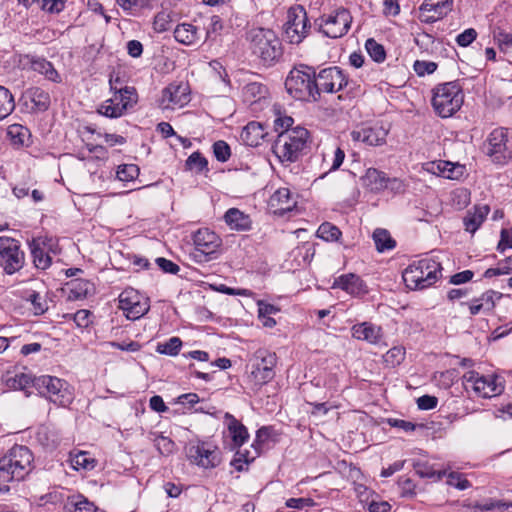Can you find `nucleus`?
Here are the masks:
<instances>
[{
  "mask_svg": "<svg viewBox=\"0 0 512 512\" xmlns=\"http://www.w3.org/2000/svg\"><path fill=\"white\" fill-rule=\"evenodd\" d=\"M95 466V460L91 459L87 452H79L73 459V467L78 470L80 468L89 470Z\"/></svg>",
  "mask_w": 512,
  "mask_h": 512,
  "instance_id": "nucleus-56",
  "label": "nucleus"
},
{
  "mask_svg": "<svg viewBox=\"0 0 512 512\" xmlns=\"http://www.w3.org/2000/svg\"><path fill=\"white\" fill-rule=\"evenodd\" d=\"M30 64L32 70L39 72L46 76L51 81H57L59 77L58 72L53 67L52 63L44 58L34 57L30 58Z\"/></svg>",
  "mask_w": 512,
  "mask_h": 512,
  "instance_id": "nucleus-37",
  "label": "nucleus"
},
{
  "mask_svg": "<svg viewBox=\"0 0 512 512\" xmlns=\"http://www.w3.org/2000/svg\"><path fill=\"white\" fill-rule=\"evenodd\" d=\"M310 28L307 12L302 5H295L288 9L284 34L289 43L300 44L308 36Z\"/></svg>",
  "mask_w": 512,
  "mask_h": 512,
  "instance_id": "nucleus-13",
  "label": "nucleus"
},
{
  "mask_svg": "<svg viewBox=\"0 0 512 512\" xmlns=\"http://www.w3.org/2000/svg\"><path fill=\"white\" fill-rule=\"evenodd\" d=\"M285 505L288 508L302 510L304 508H309L315 506V502L312 498L309 497H301V498H289Z\"/></svg>",
  "mask_w": 512,
  "mask_h": 512,
  "instance_id": "nucleus-58",
  "label": "nucleus"
},
{
  "mask_svg": "<svg viewBox=\"0 0 512 512\" xmlns=\"http://www.w3.org/2000/svg\"><path fill=\"white\" fill-rule=\"evenodd\" d=\"M477 37V31L474 28H468L457 35L456 43L461 47L469 46Z\"/></svg>",
  "mask_w": 512,
  "mask_h": 512,
  "instance_id": "nucleus-61",
  "label": "nucleus"
},
{
  "mask_svg": "<svg viewBox=\"0 0 512 512\" xmlns=\"http://www.w3.org/2000/svg\"><path fill=\"white\" fill-rule=\"evenodd\" d=\"M185 165L189 170L202 172L203 170L207 169L208 161L200 152L196 151L187 158Z\"/></svg>",
  "mask_w": 512,
  "mask_h": 512,
  "instance_id": "nucleus-48",
  "label": "nucleus"
},
{
  "mask_svg": "<svg viewBox=\"0 0 512 512\" xmlns=\"http://www.w3.org/2000/svg\"><path fill=\"white\" fill-rule=\"evenodd\" d=\"M15 109V101L12 93L6 87L0 85V121L8 117Z\"/></svg>",
  "mask_w": 512,
  "mask_h": 512,
  "instance_id": "nucleus-40",
  "label": "nucleus"
},
{
  "mask_svg": "<svg viewBox=\"0 0 512 512\" xmlns=\"http://www.w3.org/2000/svg\"><path fill=\"white\" fill-rule=\"evenodd\" d=\"M29 300L32 304L35 315H42L48 310L47 301L43 299L38 292L33 291L29 295Z\"/></svg>",
  "mask_w": 512,
  "mask_h": 512,
  "instance_id": "nucleus-54",
  "label": "nucleus"
},
{
  "mask_svg": "<svg viewBox=\"0 0 512 512\" xmlns=\"http://www.w3.org/2000/svg\"><path fill=\"white\" fill-rule=\"evenodd\" d=\"M137 102V92L134 87L121 92H114L113 96L106 100L98 109V113L109 118L121 117L129 108Z\"/></svg>",
  "mask_w": 512,
  "mask_h": 512,
  "instance_id": "nucleus-16",
  "label": "nucleus"
},
{
  "mask_svg": "<svg viewBox=\"0 0 512 512\" xmlns=\"http://www.w3.org/2000/svg\"><path fill=\"white\" fill-rule=\"evenodd\" d=\"M154 444L158 452L163 456L172 454L176 446L172 439L163 435H158L154 439Z\"/></svg>",
  "mask_w": 512,
  "mask_h": 512,
  "instance_id": "nucleus-50",
  "label": "nucleus"
},
{
  "mask_svg": "<svg viewBox=\"0 0 512 512\" xmlns=\"http://www.w3.org/2000/svg\"><path fill=\"white\" fill-rule=\"evenodd\" d=\"M352 337L357 340L367 341L371 344L378 343L382 338V329L370 322L355 324L351 328Z\"/></svg>",
  "mask_w": 512,
  "mask_h": 512,
  "instance_id": "nucleus-22",
  "label": "nucleus"
},
{
  "mask_svg": "<svg viewBox=\"0 0 512 512\" xmlns=\"http://www.w3.org/2000/svg\"><path fill=\"white\" fill-rule=\"evenodd\" d=\"M187 457L193 464L204 469L215 468L221 462L218 448L204 441L191 445L187 450Z\"/></svg>",
  "mask_w": 512,
  "mask_h": 512,
  "instance_id": "nucleus-17",
  "label": "nucleus"
},
{
  "mask_svg": "<svg viewBox=\"0 0 512 512\" xmlns=\"http://www.w3.org/2000/svg\"><path fill=\"white\" fill-rule=\"evenodd\" d=\"M140 169L135 164H123L118 167L117 177L121 181H132L138 177Z\"/></svg>",
  "mask_w": 512,
  "mask_h": 512,
  "instance_id": "nucleus-51",
  "label": "nucleus"
},
{
  "mask_svg": "<svg viewBox=\"0 0 512 512\" xmlns=\"http://www.w3.org/2000/svg\"><path fill=\"white\" fill-rule=\"evenodd\" d=\"M67 0H40L41 9L50 14H58L65 8Z\"/></svg>",
  "mask_w": 512,
  "mask_h": 512,
  "instance_id": "nucleus-57",
  "label": "nucleus"
},
{
  "mask_svg": "<svg viewBox=\"0 0 512 512\" xmlns=\"http://www.w3.org/2000/svg\"><path fill=\"white\" fill-rule=\"evenodd\" d=\"M483 146L485 154L495 164L504 165L512 160V140L509 137L508 128L493 129Z\"/></svg>",
  "mask_w": 512,
  "mask_h": 512,
  "instance_id": "nucleus-8",
  "label": "nucleus"
},
{
  "mask_svg": "<svg viewBox=\"0 0 512 512\" xmlns=\"http://www.w3.org/2000/svg\"><path fill=\"white\" fill-rule=\"evenodd\" d=\"M174 38L183 45H193L199 39L198 28L189 23L178 24L174 29Z\"/></svg>",
  "mask_w": 512,
  "mask_h": 512,
  "instance_id": "nucleus-31",
  "label": "nucleus"
},
{
  "mask_svg": "<svg viewBox=\"0 0 512 512\" xmlns=\"http://www.w3.org/2000/svg\"><path fill=\"white\" fill-rule=\"evenodd\" d=\"M66 512H96V506L83 495L69 497L64 505Z\"/></svg>",
  "mask_w": 512,
  "mask_h": 512,
  "instance_id": "nucleus-34",
  "label": "nucleus"
},
{
  "mask_svg": "<svg viewBox=\"0 0 512 512\" xmlns=\"http://www.w3.org/2000/svg\"><path fill=\"white\" fill-rule=\"evenodd\" d=\"M34 388L57 406L67 407L73 401V394L67 381L51 375L35 378Z\"/></svg>",
  "mask_w": 512,
  "mask_h": 512,
  "instance_id": "nucleus-7",
  "label": "nucleus"
},
{
  "mask_svg": "<svg viewBox=\"0 0 512 512\" xmlns=\"http://www.w3.org/2000/svg\"><path fill=\"white\" fill-rule=\"evenodd\" d=\"M28 246L33 258V264L37 269L45 270L52 264L50 253L41 247L44 244H39V241H28Z\"/></svg>",
  "mask_w": 512,
  "mask_h": 512,
  "instance_id": "nucleus-30",
  "label": "nucleus"
},
{
  "mask_svg": "<svg viewBox=\"0 0 512 512\" xmlns=\"http://www.w3.org/2000/svg\"><path fill=\"white\" fill-rule=\"evenodd\" d=\"M453 9V0H424L419 7L420 12H433L437 18H444Z\"/></svg>",
  "mask_w": 512,
  "mask_h": 512,
  "instance_id": "nucleus-32",
  "label": "nucleus"
},
{
  "mask_svg": "<svg viewBox=\"0 0 512 512\" xmlns=\"http://www.w3.org/2000/svg\"><path fill=\"white\" fill-rule=\"evenodd\" d=\"M385 182V190L387 189L394 194H401L404 193L406 190V184L404 183L403 180L399 178H390L387 176Z\"/></svg>",
  "mask_w": 512,
  "mask_h": 512,
  "instance_id": "nucleus-62",
  "label": "nucleus"
},
{
  "mask_svg": "<svg viewBox=\"0 0 512 512\" xmlns=\"http://www.w3.org/2000/svg\"><path fill=\"white\" fill-rule=\"evenodd\" d=\"M317 77V89L319 98L321 93H336L343 89H348L349 93H352L356 87V84L349 80L348 75L345 71L338 66H329L321 69Z\"/></svg>",
  "mask_w": 512,
  "mask_h": 512,
  "instance_id": "nucleus-11",
  "label": "nucleus"
},
{
  "mask_svg": "<svg viewBox=\"0 0 512 512\" xmlns=\"http://www.w3.org/2000/svg\"><path fill=\"white\" fill-rule=\"evenodd\" d=\"M365 48L370 57L377 63H381L386 58V52L383 45L379 44L375 39L369 38L365 43Z\"/></svg>",
  "mask_w": 512,
  "mask_h": 512,
  "instance_id": "nucleus-45",
  "label": "nucleus"
},
{
  "mask_svg": "<svg viewBox=\"0 0 512 512\" xmlns=\"http://www.w3.org/2000/svg\"><path fill=\"white\" fill-rule=\"evenodd\" d=\"M446 475L447 484L459 490H465L471 486L470 482L464 477L462 473L452 471L448 474L446 473Z\"/></svg>",
  "mask_w": 512,
  "mask_h": 512,
  "instance_id": "nucleus-53",
  "label": "nucleus"
},
{
  "mask_svg": "<svg viewBox=\"0 0 512 512\" xmlns=\"http://www.w3.org/2000/svg\"><path fill=\"white\" fill-rule=\"evenodd\" d=\"M277 363L275 353L267 349H258L250 359L249 380L256 388L269 383L275 376L274 368Z\"/></svg>",
  "mask_w": 512,
  "mask_h": 512,
  "instance_id": "nucleus-9",
  "label": "nucleus"
},
{
  "mask_svg": "<svg viewBox=\"0 0 512 512\" xmlns=\"http://www.w3.org/2000/svg\"><path fill=\"white\" fill-rule=\"evenodd\" d=\"M296 200L286 187L276 190L269 198L268 206L275 215L283 216L296 207Z\"/></svg>",
  "mask_w": 512,
  "mask_h": 512,
  "instance_id": "nucleus-18",
  "label": "nucleus"
},
{
  "mask_svg": "<svg viewBox=\"0 0 512 512\" xmlns=\"http://www.w3.org/2000/svg\"><path fill=\"white\" fill-rule=\"evenodd\" d=\"M497 380V376H482L480 382H477L475 393L483 398H490L501 394L503 386Z\"/></svg>",
  "mask_w": 512,
  "mask_h": 512,
  "instance_id": "nucleus-28",
  "label": "nucleus"
},
{
  "mask_svg": "<svg viewBox=\"0 0 512 512\" xmlns=\"http://www.w3.org/2000/svg\"><path fill=\"white\" fill-rule=\"evenodd\" d=\"M512 507V503H506L500 500H489L484 504H476V512H506Z\"/></svg>",
  "mask_w": 512,
  "mask_h": 512,
  "instance_id": "nucleus-46",
  "label": "nucleus"
},
{
  "mask_svg": "<svg viewBox=\"0 0 512 512\" xmlns=\"http://www.w3.org/2000/svg\"><path fill=\"white\" fill-rule=\"evenodd\" d=\"M7 135L10 137V140L14 146L23 147L28 146V141L30 137V132L28 128L14 124L8 127Z\"/></svg>",
  "mask_w": 512,
  "mask_h": 512,
  "instance_id": "nucleus-38",
  "label": "nucleus"
},
{
  "mask_svg": "<svg viewBox=\"0 0 512 512\" xmlns=\"http://www.w3.org/2000/svg\"><path fill=\"white\" fill-rule=\"evenodd\" d=\"M441 263L433 258L414 261L403 271L402 278L411 290H422L432 286L441 277Z\"/></svg>",
  "mask_w": 512,
  "mask_h": 512,
  "instance_id": "nucleus-5",
  "label": "nucleus"
},
{
  "mask_svg": "<svg viewBox=\"0 0 512 512\" xmlns=\"http://www.w3.org/2000/svg\"><path fill=\"white\" fill-rule=\"evenodd\" d=\"M247 40L252 55L257 57L263 66L272 67L282 59V42L272 29L252 28L247 32Z\"/></svg>",
  "mask_w": 512,
  "mask_h": 512,
  "instance_id": "nucleus-1",
  "label": "nucleus"
},
{
  "mask_svg": "<svg viewBox=\"0 0 512 512\" xmlns=\"http://www.w3.org/2000/svg\"><path fill=\"white\" fill-rule=\"evenodd\" d=\"M224 419L232 440V447L240 448L249 438L247 428L230 413H226Z\"/></svg>",
  "mask_w": 512,
  "mask_h": 512,
  "instance_id": "nucleus-21",
  "label": "nucleus"
},
{
  "mask_svg": "<svg viewBox=\"0 0 512 512\" xmlns=\"http://www.w3.org/2000/svg\"><path fill=\"white\" fill-rule=\"evenodd\" d=\"M224 221L231 230L249 231L252 228L250 216L238 208H230L224 214Z\"/></svg>",
  "mask_w": 512,
  "mask_h": 512,
  "instance_id": "nucleus-23",
  "label": "nucleus"
},
{
  "mask_svg": "<svg viewBox=\"0 0 512 512\" xmlns=\"http://www.w3.org/2000/svg\"><path fill=\"white\" fill-rule=\"evenodd\" d=\"M170 26H171V21L169 20L168 14H166L164 12H160L155 16L154 22H153V28L156 32H158V33L165 32L170 29Z\"/></svg>",
  "mask_w": 512,
  "mask_h": 512,
  "instance_id": "nucleus-59",
  "label": "nucleus"
},
{
  "mask_svg": "<svg viewBox=\"0 0 512 512\" xmlns=\"http://www.w3.org/2000/svg\"><path fill=\"white\" fill-rule=\"evenodd\" d=\"M182 347V340L179 337H171L163 343H158L156 351L160 354L176 356Z\"/></svg>",
  "mask_w": 512,
  "mask_h": 512,
  "instance_id": "nucleus-42",
  "label": "nucleus"
},
{
  "mask_svg": "<svg viewBox=\"0 0 512 512\" xmlns=\"http://www.w3.org/2000/svg\"><path fill=\"white\" fill-rule=\"evenodd\" d=\"M405 358V349L402 346L392 347L383 356L384 362L392 367H396L402 363Z\"/></svg>",
  "mask_w": 512,
  "mask_h": 512,
  "instance_id": "nucleus-47",
  "label": "nucleus"
},
{
  "mask_svg": "<svg viewBox=\"0 0 512 512\" xmlns=\"http://www.w3.org/2000/svg\"><path fill=\"white\" fill-rule=\"evenodd\" d=\"M67 285L70 287L68 298L72 300L84 299L94 291V284L82 278L73 279Z\"/></svg>",
  "mask_w": 512,
  "mask_h": 512,
  "instance_id": "nucleus-33",
  "label": "nucleus"
},
{
  "mask_svg": "<svg viewBox=\"0 0 512 512\" xmlns=\"http://www.w3.org/2000/svg\"><path fill=\"white\" fill-rule=\"evenodd\" d=\"M63 318L73 320L79 328H87L92 323V313L87 309H80L75 313H66Z\"/></svg>",
  "mask_w": 512,
  "mask_h": 512,
  "instance_id": "nucleus-43",
  "label": "nucleus"
},
{
  "mask_svg": "<svg viewBox=\"0 0 512 512\" xmlns=\"http://www.w3.org/2000/svg\"><path fill=\"white\" fill-rule=\"evenodd\" d=\"M213 154L219 162H227L231 156L230 146L223 140H218L213 144Z\"/></svg>",
  "mask_w": 512,
  "mask_h": 512,
  "instance_id": "nucleus-52",
  "label": "nucleus"
},
{
  "mask_svg": "<svg viewBox=\"0 0 512 512\" xmlns=\"http://www.w3.org/2000/svg\"><path fill=\"white\" fill-rule=\"evenodd\" d=\"M489 212V205H475L473 211L469 210L463 219L465 230L474 234L485 221Z\"/></svg>",
  "mask_w": 512,
  "mask_h": 512,
  "instance_id": "nucleus-25",
  "label": "nucleus"
},
{
  "mask_svg": "<svg viewBox=\"0 0 512 512\" xmlns=\"http://www.w3.org/2000/svg\"><path fill=\"white\" fill-rule=\"evenodd\" d=\"M388 132L382 127H362L351 132L354 141L368 146H380L386 142Z\"/></svg>",
  "mask_w": 512,
  "mask_h": 512,
  "instance_id": "nucleus-20",
  "label": "nucleus"
},
{
  "mask_svg": "<svg viewBox=\"0 0 512 512\" xmlns=\"http://www.w3.org/2000/svg\"><path fill=\"white\" fill-rule=\"evenodd\" d=\"M192 238L195 247L190 256L195 262L204 263L218 258L222 240L215 232L208 228L199 229Z\"/></svg>",
  "mask_w": 512,
  "mask_h": 512,
  "instance_id": "nucleus-10",
  "label": "nucleus"
},
{
  "mask_svg": "<svg viewBox=\"0 0 512 512\" xmlns=\"http://www.w3.org/2000/svg\"><path fill=\"white\" fill-rule=\"evenodd\" d=\"M186 89L185 86L171 84L163 90V98L175 105H182L189 100L185 94Z\"/></svg>",
  "mask_w": 512,
  "mask_h": 512,
  "instance_id": "nucleus-39",
  "label": "nucleus"
},
{
  "mask_svg": "<svg viewBox=\"0 0 512 512\" xmlns=\"http://www.w3.org/2000/svg\"><path fill=\"white\" fill-rule=\"evenodd\" d=\"M34 460L31 450L24 445H14L0 458V474L7 481H20L29 474Z\"/></svg>",
  "mask_w": 512,
  "mask_h": 512,
  "instance_id": "nucleus-6",
  "label": "nucleus"
},
{
  "mask_svg": "<svg viewBox=\"0 0 512 512\" xmlns=\"http://www.w3.org/2000/svg\"><path fill=\"white\" fill-rule=\"evenodd\" d=\"M309 131L296 127L291 131H280L272 149L281 162H296L308 148Z\"/></svg>",
  "mask_w": 512,
  "mask_h": 512,
  "instance_id": "nucleus-4",
  "label": "nucleus"
},
{
  "mask_svg": "<svg viewBox=\"0 0 512 512\" xmlns=\"http://www.w3.org/2000/svg\"><path fill=\"white\" fill-rule=\"evenodd\" d=\"M352 23V16L348 9L338 8L328 16L315 20V26L325 37L336 39L346 35Z\"/></svg>",
  "mask_w": 512,
  "mask_h": 512,
  "instance_id": "nucleus-12",
  "label": "nucleus"
},
{
  "mask_svg": "<svg viewBox=\"0 0 512 512\" xmlns=\"http://www.w3.org/2000/svg\"><path fill=\"white\" fill-rule=\"evenodd\" d=\"M25 263V254L20 242L12 237H0V265L5 273L12 275L19 271Z\"/></svg>",
  "mask_w": 512,
  "mask_h": 512,
  "instance_id": "nucleus-14",
  "label": "nucleus"
},
{
  "mask_svg": "<svg viewBox=\"0 0 512 512\" xmlns=\"http://www.w3.org/2000/svg\"><path fill=\"white\" fill-rule=\"evenodd\" d=\"M316 82V69L300 64L289 72L285 80V88L297 100L316 102L319 100Z\"/></svg>",
  "mask_w": 512,
  "mask_h": 512,
  "instance_id": "nucleus-2",
  "label": "nucleus"
},
{
  "mask_svg": "<svg viewBox=\"0 0 512 512\" xmlns=\"http://www.w3.org/2000/svg\"><path fill=\"white\" fill-rule=\"evenodd\" d=\"M316 235L324 241L337 242L341 238L342 232L336 225L324 222L319 226Z\"/></svg>",
  "mask_w": 512,
  "mask_h": 512,
  "instance_id": "nucleus-41",
  "label": "nucleus"
},
{
  "mask_svg": "<svg viewBox=\"0 0 512 512\" xmlns=\"http://www.w3.org/2000/svg\"><path fill=\"white\" fill-rule=\"evenodd\" d=\"M155 261H156V264L159 266V268L165 273L175 275L180 270V267L176 263H174L173 261L168 260L164 257H158V258H156Z\"/></svg>",
  "mask_w": 512,
  "mask_h": 512,
  "instance_id": "nucleus-63",
  "label": "nucleus"
},
{
  "mask_svg": "<svg viewBox=\"0 0 512 512\" xmlns=\"http://www.w3.org/2000/svg\"><path fill=\"white\" fill-rule=\"evenodd\" d=\"M373 240L376 250L379 253L392 250L396 247V241L391 237L388 230L377 228L373 232Z\"/></svg>",
  "mask_w": 512,
  "mask_h": 512,
  "instance_id": "nucleus-36",
  "label": "nucleus"
},
{
  "mask_svg": "<svg viewBox=\"0 0 512 512\" xmlns=\"http://www.w3.org/2000/svg\"><path fill=\"white\" fill-rule=\"evenodd\" d=\"M27 98L33 104L31 109L34 112H45L50 107V95L47 91L40 87H32L26 92Z\"/></svg>",
  "mask_w": 512,
  "mask_h": 512,
  "instance_id": "nucleus-29",
  "label": "nucleus"
},
{
  "mask_svg": "<svg viewBox=\"0 0 512 512\" xmlns=\"http://www.w3.org/2000/svg\"><path fill=\"white\" fill-rule=\"evenodd\" d=\"M463 103V88L458 81L441 83L432 89L431 104L436 115L441 118L453 116Z\"/></svg>",
  "mask_w": 512,
  "mask_h": 512,
  "instance_id": "nucleus-3",
  "label": "nucleus"
},
{
  "mask_svg": "<svg viewBox=\"0 0 512 512\" xmlns=\"http://www.w3.org/2000/svg\"><path fill=\"white\" fill-rule=\"evenodd\" d=\"M332 287L339 288L354 297L363 296L368 293L365 282L354 273L343 274L335 278Z\"/></svg>",
  "mask_w": 512,
  "mask_h": 512,
  "instance_id": "nucleus-19",
  "label": "nucleus"
},
{
  "mask_svg": "<svg viewBox=\"0 0 512 512\" xmlns=\"http://www.w3.org/2000/svg\"><path fill=\"white\" fill-rule=\"evenodd\" d=\"M509 248H512V232L508 229H502L500 232V240L497 245V250L500 253H503Z\"/></svg>",
  "mask_w": 512,
  "mask_h": 512,
  "instance_id": "nucleus-64",
  "label": "nucleus"
},
{
  "mask_svg": "<svg viewBox=\"0 0 512 512\" xmlns=\"http://www.w3.org/2000/svg\"><path fill=\"white\" fill-rule=\"evenodd\" d=\"M118 302V307L126 318L133 321L143 317L150 309L149 298L133 288L124 289L118 297Z\"/></svg>",
  "mask_w": 512,
  "mask_h": 512,
  "instance_id": "nucleus-15",
  "label": "nucleus"
},
{
  "mask_svg": "<svg viewBox=\"0 0 512 512\" xmlns=\"http://www.w3.org/2000/svg\"><path fill=\"white\" fill-rule=\"evenodd\" d=\"M386 173L376 168H368L365 174L361 177V182L364 188L371 192L379 193L386 188Z\"/></svg>",
  "mask_w": 512,
  "mask_h": 512,
  "instance_id": "nucleus-26",
  "label": "nucleus"
},
{
  "mask_svg": "<svg viewBox=\"0 0 512 512\" xmlns=\"http://www.w3.org/2000/svg\"><path fill=\"white\" fill-rule=\"evenodd\" d=\"M437 67V63L432 61L416 60L413 64L415 73L420 77L434 73Z\"/></svg>",
  "mask_w": 512,
  "mask_h": 512,
  "instance_id": "nucleus-55",
  "label": "nucleus"
},
{
  "mask_svg": "<svg viewBox=\"0 0 512 512\" xmlns=\"http://www.w3.org/2000/svg\"><path fill=\"white\" fill-rule=\"evenodd\" d=\"M267 94L268 88L262 83L251 82L246 84L243 88L244 100L251 104L266 98Z\"/></svg>",
  "mask_w": 512,
  "mask_h": 512,
  "instance_id": "nucleus-35",
  "label": "nucleus"
},
{
  "mask_svg": "<svg viewBox=\"0 0 512 512\" xmlns=\"http://www.w3.org/2000/svg\"><path fill=\"white\" fill-rule=\"evenodd\" d=\"M498 298L500 299L502 297V294L501 293H498L494 290H488L486 292H484L481 297H480V302L481 303H484V311H491L494 309L495 307V301L494 299Z\"/></svg>",
  "mask_w": 512,
  "mask_h": 512,
  "instance_id": "nucleus-60",
  "label": "nucleus"
},
{
  "mask_svg": "<svg viewBox=\"0 0 512 512\" xmlns=\"http://www.w3.org/2000/svg\"><path fill=\"white\" fill-rule=\"evenodd\" d=\"M493 39L502 52L512 49V33H508L500 27L493 29Z\"/></svg>",
  "mask_w": 512,
  "mask_h": 512,
  "instance_id": "nucleus-44",
  "label": "nucleus"
},
{
  "mask_svg": "<svg viewBox=\"0 0 512 512\" xmlns=\"http://www.w3.org/2000/svg\"><path fill=\"white\" fill-rule=\"evenodd\" d=\"M265 136V130L262 124L259 122H249L241 132V139L243 142L250 147H256L261 144Z\"/></svg>",
  "mask_w": 512,
  "mask_h": 512,
  "instance_id": "nucleus-27",
  "label": "nucleus"
},
{
  "mask_svg": "<svg viewBox=\"0 0 512 512\" xmlns=\"http://www.w3.org/2000/svg\"><path fill=\"white\" fill-rule=\"evenodd\" d=\"M35 378L36 377H32L30 374L7 371L2 376V381L8 388L13 390H22L29 395L30 393L27 389L34 387Z\"/></svg>",
  "mask_w": 512,
  "mask_h": 512,
  "instance_id": "nucleus-24",
  "label": "nucleus"
},
{
  "mask_svg": "<svg viewBox=\"0 0 512 512\" xmlns=\"http://www.w3.org/2000/svg\"><path fill=\"white\" fill-rule=\"evenodd\" d=\"M415 472L421 478H429L441 480L444 476H446L445 470L436 471L431 466L427 464H417L415 465Z\"/></svg>",
  "mask_w": 512,
  "mask_h": 512,
  "instance_id": "nucleus-49",
  "label": "nucleus"
}]
</instances>
